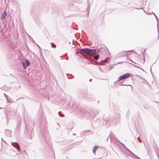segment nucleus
Listing matches in <instances>:
<instances>
[{
    "label": "nucleus",
    "mask_w": 159,
    "mask_h": 159,
    "mask_svg": "<svg viewBox=\"0 0 159 159\" xmlns=\"http://www.w3.org/2000/svg\"><path fill=\"white\" fill-rule=\"evenodd\" d=\"M120 117L118 115L117 116L112 117L111 116H107L104 115L102 117H100L97 119L95 121V123L97 127L102 126L105 125L106 127H108L111 126L112 124L116 125L118 121H119Z\"/></svg>",
    "instance_id": "1"
},
{
    "label": "nucleus",
    "mask_w": 159,
    "mask_h": 159,
    "mask_svg": "<svg viewBox=\"0 0 159 159\" xmlns=\"http://www.w3.org/2000/svg\"><path fill=\"white\" fill-rule=\"evenodd\" d=\"M93 110L92 109L89 110L87 111L82 107H79L77 111L75 112V115H77L79 114L83 115H84L86 117H89L90 116L92 118V115L93 113Z\"/></svg>",
    "instance_id": "2"
},
{
    "label": "nucleus",
    "mask_w": 159,
    "mask_h": 159,
    "mask_svg": "<svg viewBox=\"0 0 159 159\" xmlns=\"http://www.w3.org/2000/svg\"><path fill=\"white\" fill-rule=\"evenodd\" d=\"M79 107V103L75 101H71L70 102V112H73L74 114H75L76 112Z\"/></svg>",
    "instance_id": "3"
},
{
    "label": "nucleus",
    "mask_w": 159,
    "mask_h": 159,
    "mask_svg": "<svg viewBox=\"0 0 159 159\" xmlns=\"http://www.w3.org/2000/svg\"><path fill=\"white\" fill-rule=\"evenodd\" d=\"M83 98L87 100L88 101H93L94 100V98L93 97L89 96L87 92L85 91H82L80 93Z\"/></svg>",
    "instance_id": "4"
},
{
    "label": "nucleus",
    "mask_w": 159,
    "mask_h": 159,
    "mask_svg": "<svg viewBox=\"0 0 159 159\" xmlns=\"http://www.w3.org/2000/svg\"><path fill=\"white\" fill-rule=\"evenodd\" d=\"M30 64V62L27 59H25V61L22 62L23 66L24 68H25Z\"/></svg>",
    "instance_id": "5"
},
{
    "label": "nucleus",
    "mask_w": 159,
    "mask_h": 159,
    "mask_svg": "<svg viewBox=\"0 0 159 159\" xmlns=\"http://www.w3.org/2000/svg\"><path fill=\"white\" fill-rule=\"evenodd\" d=\"M11 143V145L16 148L19 152L21 151L19 146L17 143L12 142Z\"/></svg>",
    "instance_id": "6"
},
{
    "label": "nucleus",
    "mask_w": 159,
    "mask_h": 159,
    "mask_svg": "<svg viewBox=\"0 0 159 159\" xmlns=\"http://www.w3.org/2000/svg\"><path fill=\"white\" fill-rule=\"evenodd\" d=\"M92 110H93V113L92 115V118L94 119L95 117L99 114V112L97 110H95L93 109L92 108Z\"/></svg>",
    "instance_id": "7"
},
{
    "label": "nucleus",
    "mask_w": 159,
    "mask_h": 159,
    "mask_svg": "<svg viewBox=\"0 0 159 159\" xmlns=\"http://www.w3.org/2000/svg\"><path fill=\"white\" fill-rule=\"evenodd\" d=\"M5 134L6 136L8 137H11V131L6 129L5 130Z\"/></svg>",
    "instance_id": "8"
},
{
    "label": "nucleus",
    "mask_w": 159,
    "mask_h": 159,
    "mask_svg": "<svg viewBox=\"0 0 159 159\" xmlns=\"http://www.w3.org/2000/svg\"><path fill=\"white\" fill-rule=\"evenodd\" d=\"M81 50L85 53L89 54L90 49L88 48H85L81 49Z\"/></svg>",
    "instance_id": "9"
},
{
    "label": "nucleus",
    "mask_w": 159,
    "mask_h": 159,
    "mask_svg": "<svg viewBox=\"0 0 159 159\" xmlns=\"http://www.w3.org/2000/svg\"><path fill=\"white\" fill-rule=\"evenodd\" d=\"M97 53V51L96 49H90L89 55H95Z\"/></svg>",
    "instance_id": "10"
},
{
    "label": "nucleus",
    "mask_w": 159,
    "mask_h": 159,
    "mask_svg": "<svg viewBox=\"0 0 159 159\" xmlns=\"http://www.w3.org/2000/svg\"><path fill=\"white\" fill-rule=\"evenodd\" d=\"M101 147L98 145H95L94 146L93 148V152L95 155H96V150L99 148Z\"/></svg>",
    "instance_id": "11"
},
{
    "label": "nucleus",
    "mask_w": 159,
    "mask_h": 159,
    "mask_svg": "<svg viewBox=\"0 0 159 159\" xmlns=\"http://www.w3.org/2000/svg\"><path fill=\"white\" fill-rule=\"evenodd\" d=\"M122 75L123 76L124 80L126 79H128L130 76V75L129 73H125L123 75Z\"/></svg>",
    "instance_id": "12"
},
{
    "label": "nucleus",
    "mask_w": 159,
    "mask_h": 159,
    "mask_svg": "<svg viewBox=\"0 0 159 159\" xmlns=\"http://www.w3.org/2000/svg\"><path fill=\"white\" fill-rule=\"evenodd\" d=\"M7 15V12L6 11H4L2 15L1 19L2 20H3L5 18Z\"/></svg>",
    "instance_id": "13"
},
{
    "label": "nucleus",
    "mask_w": 159,
    "mask_h": 159,
    "mask_svg": "<svg viewBox=\"0 0 159 159\" xmlns=\"http://www.w3.org/2000/svg\"><path fill=\"white\" fill-rule=\"evenodd\" d=\"M110 140L111 142L113 143H116V139L114 138L113 137L110 136Z\"/></svg>",
    "instance_id": "14"
},
{
    "label": "nucleus",
    "mask_w": 159,
    "mask_h": 159,
    "mask_svg": "<svg viewBox=\"0 0 159 159\" xmlns=\"http://www.w3.org/2000/svg\"><path fill=\"white\" fill-rule=\"evenodd\" d=\"M129 153L130 154V157L133 158H134V159H135L134 158V157L135 158H136L137 157H138L136 155H135V154H134L132 152H130Z\"/></svg>",
    "instance_id": "15"
},
{
    "label": "nucleus",
    "mask_w": 159,
    "mask_h": 159,
    "mask_svg": "<svg viewBox=\"0 0 159 159\" xmlns=\"http://www.w3.org/2000/svg\"><path fill=\"white\" fill-rule=\"evenodd\" d=\"M105 51V49L104 48H101L97 50V52L98 53H102L103 52Z\"/></svg>",
    "instance_id": "16"
},
{
    "label": "nucleus",
    "mask_w": 159,
    "mask_h": 159,
    "mask_svg": "<svg viewBox=\"0 0 159 159\" xmlns=\"http://www.w3.org/2000/svg\"><path fill=\"white\" fill-rule=\"evenodd\" d=\"M124 80L122 75L119 76L117 79V81Z\"/></svg>",
    "instance_id": "17"
},
{
    "label": "nucleus",
    "mask_w": 159,
    "mask_h": 159,
    "mask_svg": "<svg viewBox=\"0 0 159 159\" xmlns=\"http://www.w3.org/2000/svg\"><path fill=\"white\" fill-rule=\"evenodd\" d=\"M152 13L155 16V17H156V20H157V29H158V21H159V20L158 19V18L157 16H156V14L153 12H152ZM158 32H159V31H158Z\"/></svg>",
    "instance_id": "18"
},
{
    "label": "nucleus",
    "mask_w": 159,
    "mask_h": 159,
    "mask_svg": "<svg viewBox=\"0 0 159 159\" xmlns=\"http://www.w3.org/2000/svg\"><path fill=\"white\" fill-rule=\"evenodd\" d=\"M100 57L99 55L98 54H96L94 57V58L95 60H98L99 59Z\"/></svg>",
    "instance_id": "19"
},
{
    "label": "nucleus",
    "mask_w": 159,
    "mask_h": 159,
    "mask_svg": "<svg viewBox=\"0 0 159 159\" xmlns=\"http://www.w3.org/2000/svg\"><path fill=\"white\" fill-rule=\"evenodd\" d=\"M76 54L77 55H78L79 56V58H80V59H83V58L82 57L79 55V54H80L81 55H83V54H82L80 52H76Z\"/></svg>",
    "instance_id": "20"
},
{
    "label": "nucleus",
    "mask_w": 159,
    "mask_h": 159,
    "mask_svg": "<svg viewBox=\"0 0 159 159\" xmlns=\"http://www.w3.org/2000/svg\"><path fill=\"white\" fill-rule=\"evenodd\" d=\"M89 0H88V1H87V2H88V4H87V6H88V7L87 8V10H86L87 11L88 10H89V9H90V4H89V2H88V1Z\"/></svg>",
    "instance_id": "21"
},
{
    "label": "nucleus",
    "mask_w": 159,
    "mask_h": 159,
    "mask_svg": "<svg viewBox=\"0 0 159 159\" xmlns=\"http://www.w3.org/2000/svg\"><path fill=\"white\" fill-rule=\"evenodd\" d=\"M114 109V111L115 112H118V113H119V112L120 111V110H118V109H117V110H116V108L115 107Z\"/></svg>",
    "instance_id": "22"
},
{
    "label": "nucleus",
    "mask_w": 159,
    "mask_h": 159,
    "mask_svg": "<svg viewBox=\"0 0 159 159\" xmlns=\"http://www.w3.org/2000/svg\"><path fill=\"white\" fill-rule=\"evenodd\" d=\"M61 111H59L58 112V115H59V116H61V117H63V116H64V115H62V114H61Z\"/></svg>",
    "instance_id": "23"
},
{
    "label": "nucleus",
    "mask_w": 159,
    "mask_h": 159,
    "mask_svg": "<svg viewBox=\"0 0 159 159\" xmlns=\"http://www.w3.org/2000/svg\"><path fill=\"white\" fill-rule=\"evenodd\" d=\"M51 44H52V48H55L56 47V45L53 43H51Z\"/></svg>",
    "instance_id": "24"
},
{
    "label": "nucleus",
    "mask_w": 159,
    "mask_h": 159,
    "mask_svg": "<svg viewBox=\"0 0 159 159\" xmlns=\"http://www.w3.org/2000/svg\"><path fill=\"white\" fill-rule=\"evenodd\" d=\"M110 59V58L109 57H106L105 59L104 60V61H106L107 62V61Z\"/></svg>",
    "instance_id": "25"
},
{
    "label": "nucleus",
    "mask_w": 159,
    "mask_h": 159,
    "mask_svg": "<svg viewBox=\"0 0 159 159\" xmlns=\"http://www.w3.org/2000/svg\"><path fill=\"white\" fill-rule=\"evenodd\" d=\"M134 52V50H129V51H123V52Z\"/></svg>",
    "instance_id": "26"
},
{
    "label": "nucleus",
    "mask_w": 159,
    "mask_h": 159,
    "mask_svg": "<svg viewBox=\"0 0 159 159\" xmlns=\"http://www.w3.org/2000/svg\"><path fill=\"white\" fill-rule=\"evenodd\" d=\"M126 57H127V60H129L131 61H132V62L134 63V64H135V62H134L131 59H128L127 55H126Z\"/></svg>",
    "instance_id": "27"
},
{
    "label": "nucleus",
    "mask_w": 159,
    "mask_h": 159,
    "mask_svg": "<svg viewBox=\"0 0 159 159\" xmlns=\"http://www.w3.org/2000/svg\"><path fill=\"white\" fill-rule=\"evenodd\" d=\"M71 28L73 29V30H78V29L76 27L74 28L73 26H71Z\"/></svg>",
    "instance_id": "28"
},
{
    "label": "nucleus",
    "mask_w": 159,
    "mask_h": 159,
    "mask_svg": "<svg viewBox=\"0 0 159 159\" xmlns=\"http://www.w3.org/2000/svg\"><path fill=\"white\" fill-rule=\"evenodd\" d=\"M125 149L129 153L131 152V151L129 149H128L127 148H126Z\"/></svg>",
    "instance_id": "29"
},
{
    "label": "nucleus",
    "mask_w": 159,
    "mask_h": 159,
    "mask_svg": "<svg viewBox=\"0 0 159 159\" xmlns=\"http://www.w3.org/2000/svg\"><path fill=\"white\" fill-rule=\"evenodd\" d=\"M120 85L121 86H131V87L132 88V86L129 84L126 85L124 84H120Z\"/></svg>",
    "instance_id": "30"
},
{
    "label": "nucleus",
    "mask_w": 159,
    "mask_h": 159,
    "mask_svg": "<svg viewBox=\"0 0 159 159\" xmlns=\"http://www.w3.org/2000/svg\"><path fill=\"white\" fill-rule=\"evenodd\" d=\"M109 136H110H110H110V135H109V136L107 137V138L106 139V141L107 142V141H108V140H109Z\"/></svg>",
    "instance_id": "31"
},
{
    "label": "nucleus",
    "mask_w": 159,
    "mask_h": 159,
    "mask_svg": "<svg viewBox=\"0 0 159 159\" xmlns=\"http://www.w3.org/2000/svg\"><path fill=\"white\" fill-rule=\"evenodd\" d=\"M4 95L6 97L7 99V102L8 103L9 102V101H8L7 98V95H6L5 93H4Z\"/></svg>",
    "instance_id": "32"
},
{
    "label": "nucleus",
    "mask_w": 159,
    "mask_h": 159,
    "mask_svg": "<svg viewBox=\"0 0 159 159\" xmlns=\"http://www.w3.org/2000/svg\"><path fill=\"white\" fill-rule=\"evenodd\" d=\"M74 78V76L71 75L70 74V79H72Z\"/></svg>",
    "instance_id": "33"
},
{
    "label": "nucleus",
    "mask_w": 159,
    "mask_h": 159,
    "mask_svg": "<svg viewBox=\"0 0 159 159\" xmlns=\"http://www.w3.org/2000/svg\"><path fill=\"white\" fill-rule=\"evenodd\" d=\"M122 144L123 146V147L125 148V149L126 148H127L126 146H125V144H124L122 143Z\"/></svg>",
    "instance_id": "34"
},
{
    "label": "nucleus",
    "mask_w": 159,
    "mask_h": 159,
    "mask_svg": "<svg viewBox=\"0 0 159 159\" xmlns=\"http://www.w3.org/2000/svg\"><path fill=\"white\" fill-rule=\"evenodd\" d=\"M90 63L92 64H94V62H93V61H90V62H88V64H89Z\"/></svg>",
    "instance_id": "35"
},
{
    "label": "nucleus",
    "mask_w": 159,
    "mask_h": 159,
    "mask_svg": "<svg viewBox=\"0 0 159 159\" xmlns=\"http://www.w3.org/2000/svg\"><path fill=\"white\" fill-rule=\"evenodd\" d=\"M143 52H143V57L144 58V61H145V57L144 55V54H143Z\"/></svg>",
    "instance_id": "36"
},
{
    "label": "nucleus",
    "mask_w": 159,
    "mask_h": 159,
    "mask_svg": "<svg viewBox=\"0 0 159 159\" xmlns=\"http://www.w3.org/2000/svg\"><path fill=\"white\" fill-rule=\"evenodd\" d=\"M109 68H110V70H111V69H112V68H113V67H112V66H110L109 67Z\"/></svg>",
    "instance_id": "37"
},
{
    "label": "nucleus",
    "mask_w": 159,
    "mask_h": 159,
    "mask_svg": "<svg viewBox=\"0 0 159 159\" xmlns=\"http://www.w3.org/2000/svg\"><path fill=\"white\" fill-rule=\"evenodd\" d=\"M139 142L140 143H141L142 142V140L140 139H139Z\"/></svg>",
    "instance_id": "38"
},
{
    "label": "nucleus",
    "mask_w": 159,
    "mask_h": 159,
    "mask_svg": "<svg viewBox=\"0 0 159 159\" xmlns=\"http://www.w3.org/2000/svg\"><path fill=\"white\" fill-rule=\"evenodd\" d=\"M135 67H137V68H139V67L138 66H135Z\"/></svg>",
    "instance_id": "39"
},
{
    "label": "nucleus",
    "mask_w": 159,
    "mask_h": 159,
    "mask_svg": "<svg viewBox=\"0 0 159 159\" xmlns=\"http://www.w3.org/2000/svg\"><path fill=\"white\" fill-rule=\"evenodd\" d=\"M92 79H90L89 80V81L90 82H91V81H92Z\"/></svg>",
    "instance_id": "40"
},
{
    "label": "nucleus",
    "mask_w": 159,
    "mask_h": 159,
    "mask_svg": "<svg viewBox=\"0 0 159 159\" xmlns=\"http://www.w3.org/2000/svg\"><path fill=\"white\" fill-rule=\"evenodd\" d=\"M95 62V63H94L95 64H94V65H97V63L96 62Z\"/></svg>",
    "instance_id": "41"
},
{
    "label": "nucleus",
    "mask_w": 159,
    "mask_h": 159,
    "mask_svg": "<svg viewBox=\"0 0 159 159\" xmlns=\"http://www.w3.org/2000/svg\"><path fill=\"white\" fill-rule=\"evenodd\" d=\"M2 140L4 142L6 143V142H5V141H4L3 140V139H2Z\"/></svg>",
    "instance_id": "42"
},
{
    "label": "nucleus",
    "mask_w": 159,
    "mask_h": 159,
    "mask_svg": "<svg viewBox=\"0 0 159 159\" xmlns=\"http://www.w3.org/2000/svg\"><path fill=\"white\" fill-rule=\"evenodd\" d=\"M137 139H140V138L139 137H138L137 138Z\"/></svg>",
    "instance_id": "43"
},
{
    "label": "nucleus",
    "mask_w": 159,
    "mask_h": 159,
    "mask_svg": "<svg viewBox=\"0 0 159 159\" xmlns=\"http://www.w3.org/2000/svg\"><path fill=\"white\" fill-rule=\"evenodd\" d=\"M136 158H137V159H141V158H140L139 157H137Z\"/></svg>",
    "instance_id": "44"
},
{
    "label": "nucleus",
    "mask_w": 159,
    "mask_h": 159,
    "mask_svg": "<svg viewBox=\"0 0 159 159\" xmlns=\"http://www.w3.org/2000/svg\"><path fill=\"white\" fill-rule=\"evenodd\" d=\"M74 127V126L72 127V128L70 129V131H71L72 129Z\"/></svg>",
    "instance_id": "45"
},
{
    "label": "nucleus",
    "mask_w": 159,
    "mask_h": 159,
    "mask_svg": "<svg viewBox=\"0 0 159 159\" xmlns=\"http://www.w3.org/2000/svg\"><path fill=\"white\" fill-rule=\"evenodd\" d=\"M71 5H73V4H71L70 3V6H71Z\"/></svg>",
    "instance_id": "46"
},
{
    "label": "nucleus",
    "mask_w": 159,
    "mask_h": 159,
    "mask_svg": "<svg viewBox=\"0 0 159 159\" xmlns=\"http://www.w3.org/2000/svg\"><path fill=\"white\" fill-rule=\"evenodd\" d=\"M146 49H145L144 50V52H145V51H146Z\"/></svg>",
    "instance_id": "47"
},
{
    "label": "nucleus",
    "mask_w": 159,
    "mask_h": 159,
    "mask_svg": "<svg viewBox=\"0 0 159 159\" xmlns=\"http://www.w3.org/2000/svg\"><path fill=\"white\" fill-rule=\"evenodd\" d=\"M99 101H98V102H97V103H99Z\"/></svg>",
    "instance_id": "48"
},
{
    "label": "nucleus",
    "mask_w": 159,
    "mask_h": 159,
    "mask_svg": "<svg viewBox=\"0 0 159 159\" xmlns=\"http://www.w3.org/2000/svg\"><path fill=\"white\" fill-rule=\"evenodd\" d=\"M67 78H68V79H70V78H69V77H68V75H67Z\"/></svg>",
    "instance_id": "49"
},
{
    "label": "nucleus",
    "mask_w": 159,
    "mask_h": 159,
    "mask_svg": "<svg viewBox=\"0 0 159 159\" xmlns=\"http://www.w3.org/2000/svg\"><path fill=\"white\" fill-rule=\"evenodd\" d=\"M116 83V82H115L114 83V84H115Z\"/></svg>",
    "instance_id": "50"
},
{
    "label": "nucleus",
    "mask_w": 159,
    "mask_h": 159,
    "mask_svg": "<svg viewBox=\"0 0 159 159\" xmlns=\"http://www.w3.org/2000/svg\"><path fill=\"white\" fill-rule=\"evenodd\" d=\"M73 124V125L74 124V123H73V122L72 123H70V124Z\"/></svg>",
    "instance_id": "51"
},
{
    "label": "nucleus",
    "mask_w": 159,
    "mask_h": 159,
    "mask_svg": "<svg viewBox=\"0 0 159 159\" xmlns=\"http://www.w3.org/2000/svg\"><path fill=\"white\" fill-rule=\"evenodd\" d=\"M99 68H100V70L102 71V70H101V69L100 67H99Z\"/></svg>",
    "instance_id": "52"
},
{
    "label": "nucleus",
    "mask_w": 159,
    "mask_h": 159,
    "mask_svg": "<svg viewBox=\"0 0 159 159\" xmlns=\"http://www.w3.org/2000/svg\"><path fill=\"white\" fill-rule=\"evenodd\" d=\"M66 59L67 60H68V58H66Z\"/></svg>",
    "instance_id": "53"
},
{
    "label": "nucleus",
    "mask_w": 159,
    "mask_h": 159,
    "mask_svg": "<svg viewBox=\"0 0 159 159\" xmlns=\"http://www.w3.org/2000/svg\"><path fill=\"white\" fill-rule=\"evenodd\" d=\"M137 76H140V77H141V76H139V75H137Z\"/></svg>",
    "instance_id": "54"
},
{
    "label": "nucleus",
    "mask_w": 159,
    "mask_h": 159,
    "mask_svg": "<svg viewBox=\"0 0 159 159\" xmlns=\"http://www.w3.org/2000/svg\"><path fill=\"white\" fill-rule=\"evenodd\" d=\"M156 103H158V102H156Z\"/></svg>",
    "instance_id": "55"
},
{
    "label": "nucleus",
    "mask_w": 159,
    "mask_h": 159,
    "mask_svg": "<svg viewBox=\"0 0 159 159\" xmlns=\"http://www.w3.org/2000/svg\"><path fill=\"white\" fill-rule=\"evenodd\" d=\"M74 39H73V43Z\"/></svg>",
    "instance_id": "56"
},
{
    "label": "nucleus",
    "mask_w": 159,
    "mask_h": 159,
    "mask_svg": "<svg viewBox=\"0 0 159 159\" xmlns=\"http://www.w3.org/2000/svg\"><path fill=\"white\" fill-rule=\"evenodd\" d=\"M33 127H34V124L33 125Z\"/></svg>",
    "instance_id": "57"
},
{
    "label": "nucleus",
    "mask_w": 159,
    "mask_h": 159,
    "mask_svg": "<svg viewBox=\"0 0 159 159\" xmlns=\"http://www.w3.org/2000/svg\"><path fill=\"white\" fill-rule=\"evenodd\" d=\"M73 135H76V134H73Z\"/></svg>",
    "instance_id": "58"
},
{
    "label": "nucleus",
    "mask_w": 159,
    "mask_h": 159,
    "mask_svg": "<svg viewBox=\"0 0 159 159\" xmlns=\"http://www.w3.org/2000/svg\"><path fill=\"white\" fill-rule=\"evenodd\" d=\"M38 47L39 48L40 47L39 46H38Z\"/></svg>",
    "instance_id": "59"
},
{
    "label": "nucleus",
    "mask_w": 159,
    "mask_h": 159,
    "mask_svg": "<svg viewBox=\"0 0 159 159\" xmlns=\"http://www.w3.org/2000/svg\"><path fill=\"white\" fill-rule=\"evenodd\" d=\"M116 140H118V139H117L116 138Z\"/></svg>",
    "instance_id": "60"
},
{
    "label": "nucleus",
    "mask_w": 159,
    "mask_h": 159,
    "mask_svg": "<svg viewBox=\"0 0 159 159\" xmlns=\"http://www.w3.org/2000/svg\"><path fill=\"white\" fill-rule=\"evenodd\" d=\"M117 109H118V108L117 107H116Z\"/></svg>",
    "instance_id": "61"
},
{
    "label": "nucleus",
    "mask_w": 159,
    "mask_h": 159,
    "mask_svg": "<svg viewBox=\"0 0 159 159\" xmlns=\"http://www.w3.org/2000/svg\"><path fill=\"white\" fill-rule=\"evenodd\" d=\"M150 70H151V68H150Z\"/></svg>",
    "instance_id": "62"
},
{
    "label": "nucleus",
    "mask_w": 159,
    "mask_h": 159,
    "mask_svg": "<svg viewBox=\"0 0 159 159\" xmlns=\"http://www.w3.org/2000/svg\"><path fill=\"white\" fill-rule=\"evenodd\" d=\"M1 108H2L0 107V109H1Z\"/></svg>",
    "instance_id": "63"
}]
</instances>
